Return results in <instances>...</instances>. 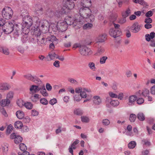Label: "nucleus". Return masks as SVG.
Listing matches in <instances>:
<instances>
[{"instance_id":"37998d69","label":"nucleus","mask_w":155,"mask_h":155,"mask_svg":"<svg viewBox=\"0 0 155 155\" xmlns=\"http://www.w3.org/2000/svg\"><path fill=\"white\" fill-rule=\"evenodd\" d=\"M57 55L55 53L53 52L48 54V56L51 60H53L55 58H57Z\"/></svg>"},{"instance_id":"4be33fe9","label":"nucleus","mask_w":155,"mask_h":155,"mask_svg":"<svg viewBox=\"0 0 155 155\" xmlns=\"http://www.w3.org/2000/svg\"><path fill=\"white\" fill-rule=\"evenodd\" d=\"M137 117L140 121H143L145 119V116L142 113H139L137 115Z\"/></svg>"},{"instance_id":"f257e3e1","label":"nucleus","mask_w":155,"mask_h":155,"mask_svg":"<svg viewBox=\"0 0 155 155\" xmlns=\"http://www.w3.org/2000/svg\"><path fill=\"white\" fill-rule=\"evenodd\" d=\"M14 27V25L12 22H7L2 27V28L3 32L6 34H9L13 32L14 37L16 38L20 34H21L22 30L24 29V26L19 23L16 25L15 28Z\"/></svg>"},{"instance_id":"aec40b11","label":"nucleus","mask_w":155,"mask_h":155,"mask_svg":"<svg viewBox=\"0 0 155 155\" xmlns=\"http://www.w3.org/2000/svg\"><path fill=\"white\" fill-rule=\"evenodd\" d=\"M94 100V103L96 104L99 105L101 102V99L100 97L98 96H96L93 97Z\"/></svg>"},{"instance_id":"052dcab7","label":"nucleus","mask_w":155,"mask_h":155,"mask_svg":"<svg viewBox=\"0 0 155 155\" xmlns=\"http://www.w3.org/2000/svg\"><path fill=\"white\" fill-rule=\"evenodd\" d=\"M57 102V100L56 98H53L51 99L49 101V104L51 105H53L56 103Z\"/></svg>"},{"instance_id":"423d86ee","label":"nucleus","mask_w":155,"mask_h":155,"mask_svg":"<svg viewBox=\"0 0 155 155\" xmlns=\"http://www.w3.org/2000/svg\"><path fill=\"white\" fill-rule=\"evenodd\" d=\"M79 52L81 55L83 56H87L92 54V52L90 48L84 46L79 49Z\"/></svg>"},{"instance_id":"ea45409f","label":"nucleus","mask_w":155,"mask_h":155,"mask_svg":"<svg viewBox=\"0 0 155 155\" xmlns=\"http://www.w3.org/2000/svg\"><path fill=\"white\" fill-rule=\"evenodd\" d=\"M74 114L78 115H81L83 114V112L80 109H77L74 111Z\"/></svg>"},{"instance_id":"412c9836","label":"nucleus","mask_w":155,"mask_h":155,"mask_svg":"<svg viewBox=\"0 0 155 155\" xmlns=\"http://www.w3.org/2000/svg\"><path fill=\"white\" fill-rule=\"evenodd\" d=\"M40 98V95L38 94H35L34 96H32L31 99L32 101L34 102L37 101Z\"/></svg>"},{"instance_id":"b1692460","label":"nucleus","mask_w":155,"mask_h":155,"mask_svg":"<svg viewBox=\"0 0 155 155\" xmlns=\"http://www.w3.org/2000/svg\"><path fill=\"white\" fill-rule=\"evenodd\" d=\"M24 106L27 109H31L33 107L32 104L30 102H27L24 103Z\"/></svg>"},{"instance_id":"c756f323","label":"nucleus","mask_w":155,"mask_h":155,"mask_svg":"<svg viewBox=\"0 0 155 155\" xmlns=\"http://www.w3.org/2000/svg\"><path fill=\"white\" fill-rule=\"evenodd\" d=\"M22 140V138L19 136H17L16 138L14 140L15 143L17 144L21 143Z\"/></svg>"},{"instance_id":"09e8293b","label":"nucleus","mask_w":155,"mask_h":155,"mask_svg":"<svg viewBox=\"0 0 155 155\" xmlns=\"http://www.w3.org/2000/svg\"><path fill=\"white\" fill-rule=\"evenodd\" d=\"M87 18L88 19V21L89 20L90 22H93L94 20V15L91 14V13L90 14L88 15V18Z\"/></svg>"},{"instance_id":"6ab92c4d","label":"nucleus","mask_w":155,"mask_h":155,"mask_svg":"<svg viewBox=\"0 0 155 155\" xmlns=\"http://www.w3.org/2000/svg\"><path fill=\"white\" fill-rule=\"evenodd\" d=\"M0 52L7 55H8L9 54L8 49L7 48L2 47H0Z\"/></svg>"},{"instance_id":"3c124183","label":"nucleus","mask_w":155,"mask_h":155,"mask_svg":"<svg viewBox=\"0 0 155 155\" xmlns=\"http://www.w3.org/2000/svg\"><path fill=\"white\" fill-rule=\"evenodd\" d=\"M142 142L143 144H145L148 146H149L150 144V143L149 141L147 140L144 139L142 140Z\"/></svg>"},{"instance_id":"13d9d810","label":"nucleus","mask_w":155,"mask_h":155,"mask_svg":"<svg viewBox=\"0 0 155 155\" xmlns=\"http://www.w3.org/2000/svg\"><path fill=\"white\" fill-rule=\"evenodd\" d=\"M118 0H117V1L118 2V5L119 7H121L123 4V2H128V0H120V1H118Z\"/></svg>"},{"instance_id":"c9c22d12","label":"nucleus","mask_w":155,"mask_h":155,"mask_svg":"<svg viewBox=\"0 0 155 155\" xmlns=\"http://www.w3.org/2000/svg\"><path fill=\"white\" fill-rule=\"evenodd\" d=\"M88 66L91 70H93V71H96V69L95 66V64L94 62H89L88 63Z\"/></svg>"},{"instance_id":"39448f33","label":"nucleus","mask_w":155,"mask_h":155,"mask_svg":"<svg viewBox=\"0 0 155 155\" xmlns=\"http://www.w3.org/2000/svg\"><path fill=\"white\" fill-rule=\"evenodd\" d=\"M56 27L58 30L64 31L67 29L68 26L65 21L60 20L57 22Z\"/></svg>"},{"instance_id":"2f4dec72","label":"nucleus","mask_w":155,"mask_h":155,"mask_svg":"<svg viewBox=\"0 0 155 155\" xmlns=\"http://www.w3.org/2000/svg\"><path fill=\"white\" fill-rule=\"evenodd\" d=\"M134 2L136 3H139L143 6L147 5V3L143 0H134Z\"/></svg>"},{"instance_id":"e433bc0d","label":"nucleus","mask_w":155,"mask_h":155,"mask_svg":"<svg viewBox=\"0 0 155 155\" xmlns=\"http://www.w3.org/2000/svg\"><path fill=\"white\" fill-rule=\"evenodd\" d=\"M110 104L114 106H117L119 104V101L117 100H112L110 102Z\"/></svg>"},{"instance_id":"1a4fd4ad","label":"nucleus","mask_w":155,"mask_h":155,"mask_svg":"<svg viewBox=\"0 0 155 155\" xmlns=\"http://www.w3.org/2000/svg\"><path fill=\"white\" fill-rule=\"evenodd\" d=\"M109 33L110 36L115 38L119 36L121 34V32L120 30L112 28L109 30Z\"/></svg>"},{"instance_id":"9b49d317","label":"nucleus","mask_w":155,"mask_h":155,"mask_svg":"<svg viewBox=\"0 0 155 155\" xmlns=\"http://www.w3.org/2000/svg\"><path fill=\"white\" fill-rule=\"evenodd\" d=\"M24 77L29 80L36 82V81L38 82H41L40 80L36 77H33L30 74L24 75Z\"/></svg>"},{"instance_id":"a878e982","label":"nucleus","mask_w":155,"mask_h":155,"mask_svg":"<svg viewBox=\"0 0 155 155\" xmlns=\"http://www.w3.org/2000/svg\"><path fill=\"white\" fill-rule=\"evenodd\" d=\"M23 126L22 122L20 121H17L15 123V127L17 128L21 129Z\"/></svg>"},{"instance_id":"7ed1b4c3","label":"nucleus","mask_w":155,"mask_h":155,"mask_svg":"<svg viewBox=\"0 0 155 155\" xmlns=\"http://www.w3.org/2000/svg\"><path fill=\"white\" fill-rule=\"evenodd\" d=\"M2 14L3 18L6 19H9L12 18L13 12L11 8L6 7L3 9Z\"/></svg>"},{"instance_id":"338daca9","label":"nucleus","mask_w":155,"mask_h":155,"mask_svg":"<svg viewBox=\"0 0 155 155\" xmlns=\"http://www.w3.org/2000/svg\"><path fill=\"white\" fill-rule=\"evenodd\" d=\"M150 93L153 95L155 94V85L152 87L150 88Z\"/></svg>"},{"instance_id":"864d4df0","label":"nucleus","mask_w":155,"mask_h":155,"mask_svg":"<svg viewBox=\"0 0 155 155\" xmlns=\"http://www.w3.org/2000/svg\"><path fill=\"white\" fill-rule=\"evenodd\" d=\"M97 48L98 49L97 54H101L104 52V49L103 48L100 47H97Z\"/></svg>"},{"instance_id":"393cba45","label":"nucleus","mask_w":155,"mask_h":155,"mask_svg":"<svg viewBox=\"0 0 155 155\" xmlns=\"http://www.w3.org/2000/svg\"><path fill=\"white\" fill-rule=\"evenodd\" d=\"M93 25L92 24L87 23L84 24L83 27L84 29L88 30L91 29L93 27Z\"/></svg>"},{"instance_id":"f704fd0d","label":"nucleus","mask_w":155,"mask_h":155,"mask_svg":"<svg viewBox=\"0 0 155 155\" xmlns=\"http://www.w3.org/2000/svg\"><path fill=\"white\" fill-rule=\"evenodd\" d=\"M19 146L20 149L21 151H23L24 152L26 151L27 147L24 143H21L20 144Z\"/></svg>"},{"instance_id":"473e14b6","label":"nucleus","mask_w":155,"mask_h":155,"mask_svg":"<svg viewBox=\"0 0 155 155\" xmlns=\"http://www.w3.org/2000/svg\"><path fill=\"white\" fill-rule=\"evenodd\" d=\"M45 38H42L41 40H40L39 38L37 39V42L38 44L42 46L43 45H44L45 42H44Z\"/></svg>"},{"instance_id":"0eeeda50","label":"nucleus","mask_w":155,"mask_h":155,"mask_svg":"<svg viewBox=\"0 0 155 155\" xmlns=\"http://www.w3.org/2000/svg\"><path fill=\"white\" fill-rule=\"evenodd\" d=\"M63 6L68 9L74 8V4L72 0H64L63 2Z\"/></svg>"},{"instance_id":"de8ad7c7","label":"nucleus","mask_w":155,"mask_h":155,"mask_svg":"<svg viewBox=\"0 0 155 155\" xmlns=\"http://www.w3.org/2000/svg\"><path fill=\"white\" fill-rule=\"evenodd\" d=\"M14 93L12 91H9L7 94V99L12 98L13 97Z\"/></svg>"},{"instance_id":"8fccbe9b","label":"nucleus","mask_w":155,"mask_h":155,"mask_svg":"<svg viewBox=\"0 0 155 155\" xmlns=\"http://www.w3.org/2000/svg\"><path fill=\"white\" fill-rule=\"evenodd\" d=\"M107 59V56H103L100 58V63L101 64H104L106 61V60Z\"/></svg>"},{"instance_id":"6e6d98bb","label":"nucleus","mask_w":155,"mask_h":155,"mask_svg":"<svg viewBox=\"0 0 155 155\" xmlns=\"http://www.w3.org/2000/svg\"><path fill=\"white\" fill-rule=\"evenodd\" d=\"M21 131L22 132L28 131L29 130V129L26 126H23L22 128L21 129Z\"/></svg>"},{"instance_id":"4c0bfd02","label":"nucleus","mask_w":155,"mask_h":155,"mask_svg":"<svg viewBox=\"0 0 155 155\" xmlns=\"http://www.w3.org/2000/svg\"><path fill=\"white\" fill-rule=\"evenodd\" d=\"M129 29L130 28L129 27H128L125 30L126 35L128 38L130 37L131 35L130 32L129 30Z\"/></svg>"},{"instance_id":"49530a36","label":"nucleus","mask_w":155,"mask_h":155,"mask_svg":"<svg viewBox=\"0 0 155 155\" xmlns=\"http://www.w3.org/2000/svg\"><path fill=\"white\" fill-rule=\"evenodd\" d=\"M126 18L125 17H123L122 18L120 19L118 21V23L120 24H123L126 21Z\"/></svg>"},{"instance_id":"f8f14e48","label":"nucleus","mask_w":155,"mask_h":155,"mask_svg":"<svg viewBox=\"0 0 155 155\" xmlns=\"http://www.w3.org/2000/svg\"><path fill=\"white\" fill-rule=\"evenodd\" d=\"M140 25H139L138 23L137 22H135L130 28L133 32L135 33L138 32L140 30Z\"/></svg>"},{"instance_id":"bb28decb","label":"nucleus","mask_w":155,"mask_h":155,"mask_svg":"<svg viewBox=\"0 0 155 155\" xmlns=\"http://www.w3.org/2000/svg\"><path fill=\"white\" fill-rule=\"evenodd\" d=\"M81 120L82 122L84 123H88L90 121L89 117L86 116H82L81 117Z\"/></svg>"},{"instance_id":"9d476101","label":"nucleus","mask_w":155,"mask_h":155,"mask_svg":"<svg viewBox=\"0 0 155 155\" xmlns=\"http://www.w3.org/2000/svg\"><path fill=\"white\" fill-rule=\"evenodd\" d=\"M65 21L68 25H72L74 27L76 26L77 24L76 21L74 20L73 18L70 17H66L65 19Z\"/></svg>"},{"instance_id":"6e6552de","label":"nucleus","mask_w":155,"mask_h":155,"mask_svg":"<svg viewBox=\"0 0 155 155\" xmlns=\"http://www.w3.org/2000/svg\"><path fill=\"white\" fill-rule=\"evenodd\" d=\"M107 39V35L106 34H102L99 35L97 38V41L94 44V46L97 47L100 43L104 42Z\"/></svg>"},{"instance_id":"0e129e2a","label":"nucleus","mask_w":155,"mask_h":155,"mask_svg":"<svg viewBox=\"0 0 155 155\" xmlns=\"http://www.w3.org/2000/svg\"><path fill=\"white\" fill-rule=\"evenodd\" d=\"M153 12L151 11H150L147 12L145 16L148 18H150L153 15Z\"/></svg>"},{"instance_id":"c03bdc74","label":"nucleus","mask_w":155,"mask_h":155,"mask_svg":"<svg viewBox=\"0 0 155 155\" xmlns=\"http://www.w3.org/2000/svg\"><path fill=\"white\" fill-rule=\"evenodd\" d=\"M21 41L23 43L25 42L28 40V35L25 34L21 38Z\"/></svg>"},{"instance_id":"58836bf2","label":"nucleus","mask_w":155,"mask_h":155,"mask_svg":"<svg viewBox=\"0 0 155 155\" xmlns=\"http://www.w3.org/2000/svg\"><path fill=\"white\" fill-rule=\"evenodd\" d=\"M149 94V91L147 89H144L142 92V95L144 97H146Z\"/></svg>"},{"instance_id":"69168bd1","label":"nucleus","mask_w":155,"mask_h":155,"mask_svg":"<svg viewBox=\"0 0 155 155\" xmlns=\"http://www.w3.org/2000/svg\"><path fill=\"white\" fill-rule=\"evenodd\" d=\"M74 100L77 101H79L81 100L80 98V95L79 94H75L74 95Z\"/></svg>"},{"instance_id":"4468645a","label":"nucleus","mask_w":155,"mask_h":155,"mask_svg":"<svg viewBox=\"0 0 155 155\" xmlns=\"http://www.w3.org/2000/svg\"><path fill=\"white\" fill-rule=\"evenodd\" d=\"M45 24V23H42L40 22L38 26L39 28L44 33L47 32L48 30V28L47 26Z\"/></svg>"},{"instance_id":"7c9ffc66","label":"nucleus","mask_w":155,"mask_h":155,"mask_svg":"<svg viewBox=\"0 0 155 155\" xmlns=\"http://www.w3.org/2000/svg\"><path fill=\"white\" fill-rule=\"evenodd\" d=\"M137 117V116L134 114H132L130 115L129 120L131 122L135 121Z\"/></svg>"},{"instance_id":"a18cd8bd","label":"nucleus","mask_w":155,"mask_h":155,"mask_svg":"<svg viewBox=\"0 0 155 155\" xmlns=\"http://www.w3.org/2000/svg\"><path fill=\"white\" fill-rule=\"evenodd\" d=\"M23 101L21 100H18L17 101V104L20 107H22L24 105Z\"/></svg>"},{"instance_id":"bf43d9fd","label":"nucleus","mask_w":155,"mask_h":155,"mask_svg":"<svg viewBox=\"0 0 155 155\" xmlns=\"http://www.w3.org/2000/svg\"><path fill=\"white\" fill-rule=\"evenodd\" d=\"M117 17V15H113L111 16L110 21L113 23L116 20Z\"/></svg>"},{"instance_id":"603ef678","label":"nucleus","mask_w":155,"mask_h":155,"mask_svg":"<svg viewBox=\"0 0 155 155\" xmlns=\"http://www.w3.org/2000/svg\"><path fill=\"white\" fill-rule=\"evenodd\" d=\"M79 140H76L75 141H74L73 143L71 144V146L74 149L76 148L75 146L79 143Z\"/></svg>"},{"instance_id":"f3484780","label":"nucleus","mask_w":155,"mask_h":155,"mask_svg":"<svg viewBox=\"0 0 155 155\" xmlns=\"http://www.w3.org/2000/svg\"><path fill=\"white\" fill-rule=\"evenodd\" d=\"M10 103V101L6 98V99L2 100L0 102V104L2 107H4L8 105Z\"/></svg>"},{"instance_id":"4d7b16f0","label":"nucleus","mask_w":155,"mask_h":155,"mask_svg":"<svg viewBox=\"0 0 155 155\" xmlns=\"http://www.w3.org/2000/svg\"><path fill=\"white\" fill-rule=\"evenodd\" d=\"M6 22L5 20L3 18H2L0 19V26L3 27L5 25Z\"/></svg>"},{"instance_id":"2eb2a0df","label":"nucleus","mask_w":155,"mask_h":155,"mask_svg":"<svg viewBox=\"0 0 155 155\" xmlns=\"http://www.w3.org/2000/svg\"><path fill=\"white\" fill-rule=\"evenodd\" d=\"M10 87V86L6 83L0 84V90H8Z\"/></svg>"},{"instance_id":"e2e57ef3","label":"nucleus","mask_w":155,"mask_h":155,"mask_svg":"<svg viewBox=\"0 0 155 155\" xmlns=\"http://www.w3.org/2000/svg\"><path fill=\"white\" fill-rule=\"evenodd\" d=\"M102 122L103 124L105 125H108L110 123L109 120L107 119H105L103 120Z\"/></svg>"},{"instance_id":"c85d7f7f","label":"nucleus","mask_w":155,"mask_h":155,"mask_svg":"<svg viewBox=\"0 0 155 155\" xmlns=\"http://www.w3.org/2000/svg\"><path fill=\"white\" fill-rule=\"evenodd\" d=\"M136 145V142L134 141H131L128 143V146L130 149H133Z\"/></svg>"},{"instance_id":"dca6fc26","label":"nucleus","mask_w":155,"mask_h":155,"mask_svg":"<svg viewBox=\"0 0 155 155\" xmlns=\"http://www.w3.org/2000/svg\"><path fill=\"white\" fill-rule=\"evenodd\" d=\"M86 92H89V91L87 89H86L85 88H83V89L81 88L80 95L81 98H86L87 97V94L86 93Z\"/></svg>"},{"instance_id":"5701e85b","label":"nucleus","mask_w":155,"mask_h":155,"mask_svg":"<svg viewBox=\"0 0 155 155\" xmlns=\"http://www.w3.org/2000/svg\"><path fill=\"white\" fill-rule=\"evenodd\" d=\"M38 86L35 85H31L30 88V91L31 92H32L33 93H35L37 92Z\"/></svg>"},{"instance_id":"f03ea898","label":"nucleus","mask_w":155,"mask_h":155,"mask_svg":"<svg viewBox=\"0 0 155 155\" xmlns=\"http://www.w3.org/2000/svg\"><path fill=\"white\" fill-rule=\"evenodd\" d=\"M32 18L30 16H25L23 18V24H21L24 26V29L22 30V32L24 31L26 29L29 28L32 25Z\"/></svg>"},{"instance_id":"ddd939ff","label":"nucleus","mask_w":155,"mask_h":155,"mask_svg":"<svg viewBox=\"0 0 155 155\" xmlns=\"http://www.w3.org/2000/svg\"><path fill=\"white\" fill-rule=\"evenodd\" d=\"M137 97L135 95H132L129 96L128 98L127 104L129 106H132L134 104L135 101L137 100Z\"/></svg>"},{"instance_id":"5fc2aeb1","label":"nucleus","mask_w":155,"mask_h":155,"mask_svg":"<svg viewBox=\"0 0 155 155\" xmlns=\"http://www.w3.org/2000/svg\"><path fill=\"white\" fill-rule=\"evenodd\" d=\"M144 22L146 24H150L152 22V20L150 18H146L145 19Z\"/></svg>"},{"instance_id":"cd10ccee","label":"nucleus","mask_w":155,"mask_h":155,"mask_svg":"<svg viewBox=\"0 0 155 155\" xmlns=\"http://www.w3.org/2000/svg\"><path fill=\"white\" fill-rule=\"evenodd\" d=\"M40 93L44 96H48V94L47 93L46 90L44 85L42 86V90L40 91Z\"/></svg>"},{"instance_id":"20e7f679","label":"nucleus","mask_w":155,"mask_h":155,"mask_svg":"<svg viewBox=\"0 0 155 155\" xmlns=\"http://www.w3.org/2000/svg\"><path fill=\"white\" fill-rule=\"evenodd\" d=\"M91 13V11L88 7L84 6L80 8L79 12L81 16L85 18H88V15H90Z\"/></svg>"},{"instance_id":"a211bd4d","label":"nucleus","mask_w":155,"mask_h":155,"mask_svg":"<svg viewBox=\"0 0 155 155\" xmlns=\"http://www.w3.org/2000/svg\"><path fill=\"white\" fill-rule=\"evenodd\" d=\"M16 115L19 119H21L24 117V114L22 111L18 110L16 113Z\"/></svg>"},{"instance_id":"774afa93","label":"nucleus","mask_w":155,"mask_h":155,"mask_svg":"<svg viewBox=\"0 0 155 155\" xmlns=\"http://www.w3.org/2000/svg\"><path fill=\"white\" fill-rule=\"evenodd\" d=\"M53 65L56 68L60 67V62L58 61H56L53 63Z\"/></svg>"},{"instance_id":"72a5a7b5","label":"nucleus","mask_w":155,"mask_h":155,"mask_svg":"<svg viewBox=\"0 0 155 155\" xmlns=\"http://www.w3.org/2000/svg\"><path fill=\"white\" fill-rule=\"evenodd\" d=\"M130 13V10L129 8H128L125 11V12L123 13L122 14L123 17H128Z\"/></svg>"},{"instance_id":"a19ab883","label":"nucleus","mask_w":155,"mask_h":155,"mask_svg":"<svg viewBox=\"0 0 155 155\" xmlns=\"http://www.w3.org/2000/svg\"><path fill=\"white\" fill-rule=\"evenodd\" d=\"M40 103L44 105H47L48 104V101L45 98H41L40 100Z\"/></svg>"},{"instance_id":"680f3d73","label":"nucleus","mask_w":155,"mask_h":155,"mask_svg":"<svg viewBox=\"0 0 155 155\" xmlns=\"http://www.w3.org/2000/svg\"><path fill=\"white\" fill-rule=\"evenodd\" d=\"M144 100L143 98H139L137 100V103L138 104H141L144 102Z\"/></svg>"},{"instance_id":"79ce46f5","label":"nucleus","mask_w":155,"mask_h":155,"mask_svg":"<svg viewBox=\"0 0 155 155\" xmlns=\"http://www.w3.org/2000/svg\"><path fill=\"white\" fill-rule=\"evenodd\" d=\"M13 127L11 124L9 125L7 127L6 130V133L8 134H9L11 133Z\"/></svg>"}]
</instances>
